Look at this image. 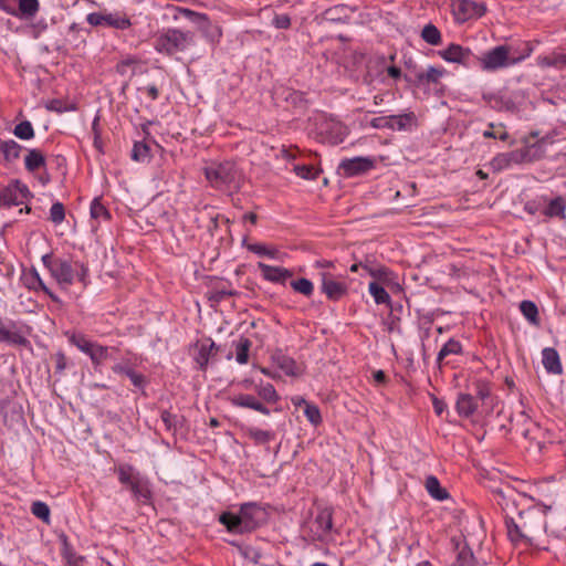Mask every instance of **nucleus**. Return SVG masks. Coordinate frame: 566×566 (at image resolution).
Segmentation results:
<instances>
[{
	"label": "nucleus",
	"mask_w": 566,
	"mask_h": 566,
	"mask_svg": "<svg viewBox=\"0 0 566 566\" xmlns=\"http://www.w3.org/2000/svg\"><path fill=\"white\" fill-rule=\"evenodd\" d=\"M41 261L52 279L62 287L72 285L76 280L84 287L90 283V270L83 262L55 256L53 253L42 255Z\"/></svg>",
	"instance_id": "nucleus-1"
},
{
	"label": "nucleus",
	"mask_w": 566,
	"mask_h": 566,
	"mask_svg": "<svg viewBox=\"0 0 566 566\" xmlns=\"http://www.w3.org/2000/svg\"><path fill=\"white\" fill-rule=\"evenodd\" d=\"M196 45V35L192 31L168 28L157 34L154 40V49L164 55L176 56L185 53Z\"/></svg>",
	"instance_id": "nucleus-2"
},
{
	"label": "nucleus",
	"mask_w": 566,
	"mask_h": 566,
	"mask_svg": "<svg viewBox=\"0 0 566 566\" xmlns=\"http://www.w3.org/2000/svg\"><path fill=\"white\" fill-rule=\"evenodd\" d=\"M205 176L210 186L220 191L232 192L241 187V175L230 161L212 163L205 168Z\"/></svg>",
	"instance_id": "nucleus-3"
},
{
	"label": "nucleus",
	"mask_w": 566,
	"mask_h": 566,
	"mask_svg": "<svg viewBox=\"0 0 566 566\" xmlns=\"http://www.w3.org/2000/svg\"><path fill=\"white\" fill-rule=\"evenodd\" d=\"M64 335L71 345L75 346L80 352L87 355L93 366H99L112 357V347L103 346L96 342H92L83 333L65 332Z\"/></svg>",
	"instance_id": "nucleus-4"
},
{
	"label": "nucleus",
	"mask_w": 566,
	"mask_h": 566,
	"mask_svg": "<svg viewBox=\"0 0 566 566\" xmlns=\"http://www.w3.org/2000/svg\"><path fill=\"white\" fill-rule=\"evenodd\" d=\"M532 49H527L526 54L518 57H510V48L506 45H497L485 52L481 57V65L484 71H495L499 69L514 65L531 55Z\"/></svg>",
	"instance_id": "nucleus-5"
},
{
	"label": "nucleus",
	"mask_w": 566,
	"mask_h": 566,
	"mask_svg": "<svg viewBox=\"0 0 566 566\" xmlns=\"http://www.w3.org/2000/svg\"><path fill=\"white\" fill-rule=\"evenodd\" d=\"M179 12L191 22L196 23L202 36L212 45H217L222 38V29L212 23L205 13H199L187 8H179Z\"/></svg>",
	"instance_id": "nucleus-6"
},
{
	"label": "nucleus",
	"mask_w": 566,
	"mask_h": 566,
	"mask_svg": "<svg viewBox=\"0 0 566 566\" xmlns=\"http://www.w3.org/2000/svg\"><path fill=\"white\" fill-rule=\"evenodd\" d=\"M370 126L376 129L388 128L398 132H410L417 126V116L413 112H408L399 115L375 117L371 119Z\"/></svg>",
	"instance_id": "nucleus-7"
},
{
	"label": "nucleus",
	"mask_w": 566,
	"mask_h": 566,
	"mask_svg": "<svg viewBox=\"0 0 566 566\" xmlns=\"http://www.w3.org/2000/svg\"><path fill=\"white\" fill-rule=\"evenodd\" d=\"M264 396L260 398L255 395L243 394L242 391L234 392L229 399L232 403L256 410L261 413L269 415L270 410L264 406L263 400L266 402H275L277 399L276 391H263Z\"/></svg>",
	"instance_id": "nucleus-8"
},
{
	"label": "nucleus",
	"mask_w": 566,
	"mask_h": 566,
	"mask_svg": "<svg viewBox=\"0 0 566 566\" xmlns=\"http://www.w3.org/2000/svg\"><path fill=\"white\" fill-rule=\"evenodd\" d=\"M86 21L92 27L105 25L122 31L132 27L130 19L125 13L120 12H92L87 14Z\"/></svg>",
	"instance_id": "nucleus-9"
},
{
	"label": "nucleus",
	"mask_w": 566,
	"mask_h": 566,
	"mask_svg": "<svg viewBox=\"0 0 566 566\" xmlns=\"http://www.w3.org/2000/svg\"><path fill=\"white\" fill-rule=\"evenodd\" d=\"M451 8L454 19L459 23H463L473 18H481L486 12L485 3L472 0H453Z\"/></svg>",
	"instance_id": "nucleus-10"
},
{
	"label": "nucleus",
	"mask_w": 566,
	"mask_h": 566,
	"mask_svg": "<svg viewBox=\"0 0 566 566\" xmlns=\"http://www.w3.org/2000/svg\"><path fill=\"white\" fill-rule=\"evenodd\" d=\"M31 196L27 185L20 180H13L0 189V206H20Z\"/></svg>",
	"instance_id": "nucleus-11"
},
{
	"label": "nucleus",
	"mask_w": 566,
	"mask_h": 566,
	"mask_svg": "<svg viewBox=\"0 0 566 566\" xmlns=\"http://www.w3.org/2000/svg\"><path fill=\"white\" fill-rule=\"evenodd\" d=\"M218 348L211 338L198 340L190 349V355L198 368L203 370L214 360Z\"/></svg>",
	"instance_id": "nucleus-12"
},
{
	"label": "nucleus",
	"mask_w": 566,
	"mask_h": 566,
	"mask_svg": "<svg viewBox=\"0 0 566 566\" xmlns=\"http://www.w3.org/2000/svg\"><path fill=\"white\" fill-rule=\"evenodd\" d=\"M321 290L328 300L338 301L347 294L348 286L328 272H321Z\"/></svg>",
	"instance_id": "nucleus-13"
},
{
	"label": "nucleus",
	"mask_w": 566,
	"mask_h": 566,
	"mask_svg": "<svg viewBox=\"0 0 566 566\" xmlns=\"http://www.w3.org/2000/svg\"><path fill=\"white\" fill-rule=\"evenodd\" d=\"M530 150L527 148L515 149L510 153H503L496 155L492 161L491 166L494 170H503L509 168L512 164H522L530 161Z\"/></svg>",
	"instance_id": "nucleus-14"
},
{
	"label": "nucleus",
	"mask_w": 566,
	"mask_h": 566,
	"mask_svg": "<svg viewBox=\"0 0 566 566\" xmlns=\"http://www.w3.org/2000/svg\"><path fill=\"white\" fill-rule=\"evenodd\" d=\"M374 167V161L367 157H354L339 163L338 169L345 177H355L367 172Z\"/></svg>",
	"instance_id": "nucleus-15"
},
{
	"label": "nucleus",
	"mask_w": 566,
	"mask_h": 566,
	"mask_svg": "<svg viewBox=\"0 0 566 566\" xmlns=\"http://www.w3.org/2000/svg\"><path fill=\"white\" fill-rule=\"evenodd\" d=\"M0 343H6L12 346H30V340L15 329V323L10 322L9 326H6L3 321L0 318Z\"/></svg>",
	"instance_id": "nucleus-16"
},
{
	"label": "nucleus",
	"mask_w": 566,
	"mask_h": 566,
	"mask_svg": "<svg viewBox=\"0 0 566 566\" xmlns=\"http://www.w3.org/2000/svg\"><path fill=\"white\" fill-rule=\"evenodd\" d=\"M244 533L255 530L260 523L262 511L253 503H245L239 511Z\"/></svg>",
	"instance_id": "nucleus-17"
},
{
	"label": "nucleus",
	"mask_w": 566,
	"mask_h": 566,
	"mask_svg": "<svg viewBox=\"0 0 566 566\" xmlns=\"http://www.w3.org/2000/svg\"><path fill=\"white\" fill-rule=\"evenodd\" d=\"M483 391H478L476 395L469 392H461L457 400V410L460 416L470 417L479 407V401L484 397Z\"/></svg>",
	"instance_id": "nucleus-18"
},
{
	"label": "nucleus",
	"mask_w": 566,
	"mask_h": 566,
	"mask_svg": "<svg viewBox=\"0 0 566 566\" xmlns=\"http://www.w3.org/2000/svg\"><path fill=\"white\" fill-rule=\"evenodd\" d=\"M251 346L252 342L249 338L239 336L237 339L232 340L231 350L227 355V359H231L234 355L237 363L240 365L247 364L249 361Z\"/></svg>",
	"instance_id": "nucleus-19"
},
{
	"label": "nucleus",
	"mask_w": 566,
	"mask_h": 566,
	"mask_svg": "<svg viewBox=\"0 0 566 566\" xmlns=\"http://www.w3.org/2000/svg\"><path fill=\"white\" fill-rule=\"evenodd\" d=\"M472 52L468 48H463L459 44H450L447 49L440 52V56L451 63L469 64Z\"/></svg>",
	"instance_id": "nucleus-20"
},
{
	"label": "nucleus",
	"mask_w": 566,
	"mask_h": 566,
	"mask_svg": "<svg viewBox=\"0 0 566 566\" xmlns=\"http://www.w3.org/2000/svg\"><path fill=\"white\" fill-rule=\"evenodd\" d=\"M258 268L260 269L263 279L273 283L284 284L285 281L293 275L292 271L285 268L273 266L263 262H259Z\"/></svg>",
	"instance_id": "nucleus-21"
},
{
	"label": "nucleus",
	"mask_w": 566,
	"mask_h": 566,
	"mask_svg": "<svg viewBox=\"0 0 566 566\" xmlns=\"http://www.w3.org/2000/svg\"><path fill=\"white\" fill-rule=\"evenodd\" d=\"M274 365L281 369L286 376H296L298 367L293 358L285 355L282 350H276L272 355Z\"/></svg>",
	"instance_id": "nucleus-22"
},
{
	"label": "nucleus",
	"mask_w": 566,
	"mask_h": 566,
	"mask_svg": "<svg viewBox=\"0 0 566 566\" xmlns=\"http://www.w3.org/2000/svg\"><path fill=\"white\" fill-rule=\"evenodd\" d=\"M542 363L548 373L557 375L562 373L559 355L555 348L546 347L542 350Z\"/></svg>",
	"instance_id": "nucleus-23"
},
{
	"label": "nucleus",
	"mask_w": 566,
	"mask_h": 566,
	"mask_svg": "<svg viewBox=\"0 0 566 566\" xmlns=\"http://www.w3.org/2000/svg\"><path fill=\"white\" fill-rule=\"evenodd\" d=\"M45 156L38 148L28 149L24 157V167L29 172H35L45 167Z\"/></svg>",
	"instance_id": "nucleus-24"
},
{
	"label": "nucleus",
	"mask_w": 566,
	"mask_h": 566,
	"mask_svg": "<svg viewBox=\"0 0 566 566\" xmlns=\"http://www.w3.org/2000/svg\"><path fill=\"white\" fill-rule=\"evenodd\" d=\"M490 105L499 111L514 112L517 109L514 101L504 94H489L483 96Z\"/></svg>",
	"instance_id": "nucleus-25"
},
{
	"label": "nucleus",
	"mask_w": 566,
	"mask_h": 566,
	"mask_svg": "<svg viewBox=\"0 0 566 566\" xmlns=\"http://www.w3.org/2000/svg\"><path fill=\"white\" fill-rule=\"evenodd\" d=\"M113 370L118 375L127 377L135 387L143 388L147 385L146 377L127 365H116L113 367Z\"/></svg>",
	"instance_id": "nucleus-26"
},
{
	"label": "nucleus",
	"mask_w": 566,
	"mask_h": 566,
	"mask_svg": "<svg viewBox=\"0 0 566 566\" xmlns=\"http://www.w3.org/2000/svg\"><path fill=\"white\" fill-rule=\"evenodd\" d=\"M424 488L428 494L437 501H444L450 497L449 492L441 486L440 481L434 475H429L426 479Z\"/></svg>",
	"instance_id": "nucleus-27"
},
{
	"label": "nucleus",
	"mask_w": 566,
	"mask_h": 566,
	"mask_svg": "<svg viewBox=\"0 0 566 566\" xmlns=\"http://www.w3.org/2000/svg\"><path fill=\"white\" fill-rule=\"evenodd\" d=\"M40 10L39 0H18L17 18L31 20Z\"/></svg>",
	"instance_id": "nucleus-28"
},
{
	"label": "nucleus",
	"mask_w": 566,
	"mask_h": 566,
	"mask_svg": "<svg viewBox=\"0 0 566 566\" xmlns=\"http://www.w3.org/2000/svg\"><path fill=\"white\" fill-rule=\"evenodd\" d=\"M23 147L13 139L0 142V153L8 163L15 161L20 158Z\"/></svg>",
	"instance_id": "nucleus-29"
},
{
	"label": "nucleus",
	"mask_w": 566,
	"mask_h": 566,
	"mask_svg": "<svg viewBox=\"0 0 566 566\" xmlns=\"http://www.w3.org/2000/svg\"><path fill=\"white\" fill-rule=\"evenodd\" d=\"M543 213L548 218L566 219V200L562 196L552 199Z\"/></svg>",
	"instance_id": "nucleus-30"
},
{
	"label": "nucleus",
	"mask_w": 566,
	"mask_h": 566,
	"mask_svg": "<svg viewBox=\"0 0 566 566\" xmlns=\"http://www.w3.org/2000/svg\"><path fill=\"white\" fill-rule=\"evenodd\" d=\"M219 522L227 527V530L231 533L237 534H243V527H242V521L240 520V515L231 513V512H223L219 516Z\"/></svg>",
	"instance_id": "nucleus-31"
},
{
	"label": "nucleus",
	"mask_w": 566,
	"mask_h": 566,
	"mask_svg": "<svg viewBox=\"0 0 566 566\" xmlns=\"http://www.w3.org/2000/svg\"><path fill=\"white\" fill-rule=\"evenodd\" d=\"M51 363L53 366L54 375L63 376L65 370L73 367V361L66 357V355L62 350H57L56 353L51 355Z\"/></svg>",
	"instance_id": "nucleus-32"
},
{
	"label": "nucleus",
	"mask_w": 566,
	"mask_h": 566,
	"mask_svg": "<svg viewBox=\"0 0 566 566\" xmlns=\"http://www.w3.org/2000/svg\"><path fill=\"white\" fill-rule=\"evenodd\" d=\"M115 472L117 473L118 481L127 488L140 476L139 472L136 471L134 467L126 463L117 465Z\"/></svg>",
	"instance_id": "nucleus-33"
},
{
	"label": "nucleus",
	"mask_w": 566,
	"mask_h": 566,
	"mask_svg": "<svg viewBox=\"0 0 566 566\" xmlns=\"http://www.w3.org/2000/svg\"><path fill=\"white\" fill-rule=\"evenodd\" d=\"M462 352V345L459 340L450 338L439 350L437 361L441 365L449 355H458ZM448 364V361H446Z\"/></svg>",
	"instance_id": "nucleus-34"
},
{
	"label": "nucleus",
	"mask_w": 566,
	"mask_h": 566,
	"mask_svg": "<svg viewBox=\"0 0 566 566\" xmlns=\"http://www.w3.org/2000/svg\"><path fill=\"white\" fill-rule=\"evenodd\" d=\"M31 275V282L29 284V287L34 291H42L45 293L53 302H60V298L46 286V284L43 282L42 277L38 273L35 269H32L30 272Z\"/></svg>",
	"instance_id": "nucleus-35"
},
{
	"label": "nucleus",
	"mask_w": 566,
	"mask_h": 566,
	"mask_svg": "<svg viewBox=\"0 0 566 566\" xmlns=\"http://www.w3.org/2000/svg\"><path fill=\"white\" fill-rule=\"evenodd\" d=\"M537 64L541 67H555L557 70H563L566 67V54L557 53L551 56H539L537 59Z\"/></svg>",
	"instance_id": "nucleus-36"
},
{
	"label": "nucleus",
	"mask_w": 566,
	"mask_h": 566,
	"mask_svg": "<svg viewBox=\"0 0 566 566\" xmlns=\"http://www.w3.org/2000/svg\"><path fill=\"white\" fill-rule=\"evenodd\" d=\"M128 489L136 500L146 501L150 496V491L148 489L147 482L142 476L136 479L132 483V485L128 486Z\"/></svg>",
	"instance_id": "nucleus-37"
},
{
	"label": "nucleus",
	"mask_w": 566,
	"mask_h": 566,
	"mask_svg": "<svg viewBox=\"0 0 566 566\" xmlns=\"http://www.w3.org/2000/svg\"><path fill=\"white\" fill-rule=\"evenodd\" d=\"M520 310L524 317L533 325L539 324L538 308L532 301L525 300L520 303Z\"/></svg>",
	"instance_id": "nucleus-38"
},
{
	"label": "nucleus",
	"mask_w": 566,
	"mask_h": 566,
	"mask_svg": "<svg viewBox=\"0 0 566 566\" xmlns=\"http://www.w3.org/2000/svg\"><path fill=\"white\" fill-rule=\"evenodd\" d=\"M368 291L370 295L374 297L376 304H389L390 295L389 293L376 281H373L368 285Z\"/></svg>",
	"instance_id": "nucleus-39"
},
{
	"label": "nucleus",
	"mask_w": 566,
	"mask_h": 566,
	"mask_svg": "<svg viewBox=\"0 0 566 566\" xmlns=\"http://www.w3.org/2000/svg\"><path fill=\"white\" fill-rule=\"evenodd\" d=\"M13 135L21 140H30L35 136L33 125L29 120H22L14 126Z\"/></svg>",
	"instance_id": "nucleus-40"
},
{
	"label": "nucleus",
	"mask_w": 566,
	"mask_h": 566,
	"mask_svg": "<svg viewBox=\"0 0 566 566\" xmlns=\"http://www.w3.org/2000/svg\"><path fill=\"white\" fill-rule=\"evenodd\" d=\"M247 434L250 439H252L256 444H266L273 438L274 433L271 431L262 430L260 428L251 427L247 430Z\"/></svg>",
	"instance_id": "nucleus-41"
},
{
	"label": "nucleus",
	"mask_w": 566,
	"mask_h": 566,
	"mask_svg": "<svg viewBox=\"0 0 566 566\" xmlns=\"http://www.w3.org/2000/svg\"><path fill=\"white\" fill-rule=\"evenodd\" d=\"M91 217L95 220L107 221L111 219V213L102 203L101 198H94L90 208Z\"/></svg>",
	"instance_id": "nucleus-42"
},
{
	"label": "nucleus",
	"mask_w": 566,
	"mask_h": 566,
	"mask_svg": "<svg viewBox=\"0 0 566 566\" xmlns=\"http://www.w3.org/2000/svg\"><path fill=\"white\" fill-rule=\"evenodd\" d=\"M421 38L431 45H439L441 43V33L439 29L433 25L432 23H429L423 27L421 31Z\"/></svg>",
	"instance_id": "nucleus-43"
},
{
	"label": "nucleus",
	"mask_w": 566,
	"mask_h": 566,
	"mask_svg": "<svg viewBox=\"0 0 566 566\" xmlns=\"http://www.w3.org/2000/svg\"><path fill=\"white\" fill-rule=\"evenodd\" d=\"M132 159L144 163L150 159V148L144 142H135L132 149Z\"/></svg>",
	"instance_id": "nucleus-44"
},
{
	"label": "nucleus",
	"mask_w": 566,
	"mask_h": 566,
	"mask_svg": "<svg viewBox=\"0 0 566 566\" xmlns=\"http://www.w3.org/2000/svg\"><path fill=\"white\" fill-rule=\"evenodd\" d=\"M443 75V70L434 66H429L426 72H421L417 74V81L422 84L427 83H438L440 77Z\"/></svg>",
	"instance_id": "nucleus-45"
},
{
	"label": "nucleus",
	"mask_w": 566,
	"mask_h": 566,
	"mask_svg": "<svg viewBox=\"0 0 566 566\" xmlns=\"http://www.w3.org/2000/svg\"><path fill=\"white\" fill-rule=\"evenodd\" d=\"M290 284H291V287L295 292H297L304 296H307V297H310L314 292L313 283L308 279H305V277H300L297 280H293Z\"/></svg>",
	"instance_id": "nucleus-46"
},
{
	"label": "nucleus",
	"mask_w": 566,
	"mask_h": 566,
	"mask_svg": "<svg viewBox=\"0 0 566 566\" xmlns=\"http://www.w3.org/2000/svg\"><path fill=\"white\" fill-rule=\"evenodd\" d=\"M293 170L298 177L307 180H315L318 176V170L312 165H295Z\"/></svg>",
	"instance_id": "nucleus-47"
},
{
	"label": "nucleus",
	"mask_w": 566,
	"mask_h": 566,
	"mask_svg": "<svg viewBox=\"0 0 566 566\" xmlns=\"http://www.w3.org/2000/svg\"><path fill=\"white\" fill-rule=\"evenodd\" d=\"M331 130H332V136L329 138V142L333 145L340 144L345 140L347 133H346V128L340 123L333 122L331 124Z\"/></svg>",
	"instance_id": "nucleus-48"
},
{
	"label": "nucleus",
	"mask_w": 566,
	"mask_h": 566,
	"mask_svg": "<svg viewBox=\"0 0 566 566\" xmlns=\"http://www.w3.org/2000/svg\"><path fill=\"white\" fill-rule=\"evenodd\" d=\"M31 512L34 516H36L38 518H40L44 522H49V520H50V507L44 502H41V501L33 502L31 505Z\"/></svg>",
	"instance_id": "nucleus-49"
},
{
	"label": "nucleus",
	"mask_w": 566,
	"mask_h": 566,
	"mask_svg": "<svg viewBox=\"0 0 566 566\" xmlns=\"http://www.w3.org/2000/svg\"><path fill=\"white\" fill-rule=\"evenodd\" d=\"M364 270L374 279L387 281L390 275V270L387 266H369L364 265Z\"/></svg>",
	"instance_id": "nucleus-50"
},
{
	"label": "nucleus",
	"mask_w": 566,
	"mask_h": 566,
	"mask_svg": "<svg viewBox=\"0 0 566 566\" xmlns=\"http://www.w3.org/2000/svg\"><path fill=\"white\" fill-rule=\"evenodd\" d=\"M65 218V208L62 202H54L50 209V220L54 224H60Z\"/></svg>",
	"instance_id": "nucleus-51"
},
{
	"label": "nucleus",
	"mask_w": 566,
	"mask_h": 566,
	"mask_svg": "<svg viewBox=\"0 0 566 566\" xmlns=\"http://www.w3.org/2000/svg\"><path fill=\"white\" fill-rule=\"evenodd\" d=\"M63 559L65 560V566H86L85 557L70 549H65Z\"/></svg>",
	"instance_id": "nucleus-52"
},
{
	"label": "nucleus",
	"mask_w": 566,
	"mask_h": 566,
	"mask_svg": "<svg viewBox=\"0 0 566 566\" xmlns=\"http://www.w3.org/2000/svg\"><path fill=\"white\" fill-rule=\"evenodd\" d=\"M304 403H305L304 415L307 418V420L314 426L321 423L322 417H321L319 409L314 405H311L307 402H304Z\"/></svg>",
	"instance_id": "nucleus-53"
},
{
	"label": "nucleus",
	"mask_w": 566,
	"mask_h": 566,
	"mask_svg": "<svg viewBox=\"0 0 566 566\" xmlns=\"http://www.w3.org/2000/svg\"><path fill=\"white\" fill-rule=\"evenodd\" d=\"M248 250L260 256H269L273 259L276 255V250L269 249L266 245L261 243L249 244Z\"/></svg>",
	"instance_id": "nucleus-54"
},
{
	"label": "nucleus",
	"mask_w": 566,
	"mask_h": 566,
	"mask_svg": "<svg viewBox=\"0 0 566 566\" xmlns=\"http://www.w3.org/2000/svg\"><path fill=\"white\" fill-rule=\"evenodd\" d=\"M315 522L319 525V528L322 532L327 533L331 531L333 523H332V515L331 513L324 511L321 512L317 516Z\"/></svg>",
	"instance_id": "nucleus-55"
},
{
	"label": "nucleus",
	"mask_w": 566,
	"mask_h": 566,
	"mask_svg": "<svg viewBox=\"0 0 566 566\" xmlns=\"http://www.w3.org/2000/svg\"><path fill=\"white\" fill-rule=\"evenodd\" d=\"M272 24L276 29H289L291 27V18L287 14H275Z\"/></svg>",
	"instance_id": "nucleus-56"
},
{
	"label": "nucleus",
	"mask_w": 566,
	"mask_h": 566,
	"mask_svg": "<svg viewBox=\"0 0 566 566\" xmlns=\"http://www.w3.org/2000/svg\"><path fill=\"white\" fill-rule=\"evenodd\" d=\"M17 6L18 0H0V10L12 17H17Z\"/></svg>",
	"instance_id": "nucleus-57"
},
{
	"label": "nucleus",
	"mask_w": 566,
	"mask_h": 566,
	"mask_svg": "<svg viewBox=\"0 0 566 566\" xmlns=\"http://www.w3.org/2000/svg\"><path fill=\"white\" fill-rule=\"evenodd\" d=\"M237 292L233 290H227V289H216L212 293V300L217 302H221L226 300L227 297L235 295Z\"/></svg>",
	"instance_id": "nucleus-58"
},
{
	"label": "nucleus",
	"mask_w": 566,
	"mask_h": 566,
	"mask_svg": "<svg viewBox=\"0 0 566 566\" xmlns=\"http://www.w3.org/2000/svg\"><path fill=\"white\" fill-rule=\"evenodd\" d=\"M161 420L168 429L177 424V417L167 410L161 412Z\"/></svg>",
	"instance_id": "nucleus-59"
},
{
	"label": "nucleus",
	"mask_w": 566,
	"mask_h": 566,
	"mask_svg": "<svg viewBox=\"0 0 566 566\" xmlns=\"http://www.w3.org/2000/svg\"><path fill=\"white\" fill-rule=\"evenodd\" d=\"M490 128L483 132L484 138H499L501 140H506L509 138V134L506 132H503L500 135H496L493 130L494 125L491 123Z\"/></svg>",
	"instance_id": "nucleus-60"
},
{
	"label": "nucleus",
	"mask_w": 566,
	"mask_h": 566,
	"mask_svg": "<svg viewBox=\"0 0 566 566\" xmlns=\"http://www.w3.org/2000/svg\"><path fill=\"white\" fill-rule=\"evenodd\" d=\"M139 91H145L153 101H156L159 97V90L155 84L140 87Z\"/></svg>",
	"instance_id": "nucleus-61"
},
{
	"label": "nucleus",
	"mask_w": 566,
	"mask_h": 566,
	"mask_svg": "<svg viewBox=\"0 0 566 566\" xmlns=\"http://www.w3.org/2000/svg\"><path fill=\"white\" fill-rule=\"evenodd\" d=\"M432 398V403H433V409H434V412L438 415V416H442V413L446 411L447 409V405L438 399L437 397H434L433 395L431 396Z\"/></svg>",
	"instance_id": "nucleus-62"
},
{
	"label": "nucleus",
	"mask_w": 566,
	"mask_h": 566,
	"mask_svg": "<svg viewBox=\"0 0 566 566\" xmlns=\"http://www.w3.org/2000/svg\"><path fill=\"white\" fill-rule=\"evenodd\" d=\"M539 207H541V203L535 201V200H531V201H527L525 205H524V210L530 213V214H535L536 212L539 211Z\"/></svg>",
	"instance_id": "nucleus-63"
},
{
	"label": "nucleus",
	"mask_w": 566,
	"mask_h": 566,
	"mask_svg": "<svg viewBox=\"0 0 566 566\" xmlns=\"http://www.w3.org/2000/svg\"><path fill=\"white\" fill-rule=\"evenodd\" d=\"M373 379L375 386L385 385L386 375L382 370L373 371Z\"/></svg>",
	"instance_id": "nucleus-64"
}]
</instances>
